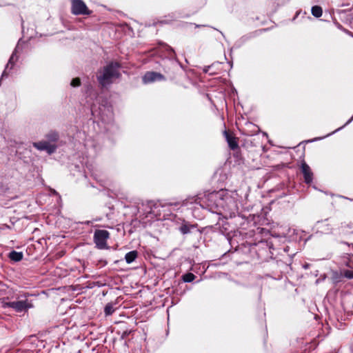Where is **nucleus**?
<instances>
[{"label": "nucleus", "instance_id": "f257e3e1", "mask_svg": "<svg viewBox=\"0 0 353 353\" xmlns=\"http://www.w3.org/2000/svg\"><path fill=\"white\" fill-rule=\"evenodd\" d=\"M121 65L118 62L111 61L104 66L97 74V80L102 87L111 84L114 79L120 77L119 68Z\"/></svg>", "mask_w": 353, "mask_h": 353}, {"label": "nucleus", "instance_id": "f03ea898", "mask_svg": "<svg viewBox=\"0 0 353 353\" xmlns=\"http://www.w3.org/2000/svg\"><path fill=\"white\" fill-rule=\"evenodd\" d=\"M28 293L15 294L14 298L17 301L10 302L3 301L2 307L3 308H12L17 312H26L30 308H32L34 307L32 302L28 299Z\"/></svg>", "mask_w": 353, "mask_h": 353}, {"label": "nucleus", "instance_id": "7ed1b4c3", "mask_svg": "<svg viewBox=\"0 0 353 353\" xmlns=\"http://www.w3.org/2000/svg\"><path fill=\"white\" fill-rule=\"evenodd\" d=\"M71 12L74 15H90V10L83 0H71Z\"/></svg>", "mask_w": 353, "mask_h": 353}, {"label": "nucleus", "instance_id": "20e7f679", "mask_svg": "<svg viewBox=\"0 0 353 353\" xmlns=\"http://www.w3.org/2000/svg\"><path fill=\"white\" fill-rule=\"evenodd\" d=\"M110 237V233L105 230H96L94 234V242L99 249L107 248V240Z\"/></svg>", "mask_w": 353, "mask_h": 353}, {"label": "nucleus", "instance_id": "39448f33", "mask_svg": "<svg viewBox=\"0 0 353 353\" xmlns=\"http://www.w3.org/2000/svg\"><path fill=\"white\" fill-rule=\"evenodd\" d=\"M245 244H248L250 246V251L251 252H255L258 258H260L262 255V253L258 252V251H261V249L264 250L265 252H267L268 248V243L267 241H264L262 239H260L258 241V243H251L246 241L245 243H244V247H245Z\"/></svg>", "mask_w": 353, "mask_h": 353}, {"label": "nucleus", "instance_id": "423d86ee", "mask_svg": "<svg viewBox=\"0 0 353 353\" xmlns=\"http://www.w3.org/2000/svg\"><path fill=\"white\" fill-rule=\"evenodd\" d=\"M165 79V77L157 72H147L143 77L144 83H150L154 81H161Z\"/></svg>", "mask_w": 353, "mask_h": 353}, {"label": "nucleus", "instance_id": "0eeeda50", "mask_svg": "<svg viewBox=\"0 0 353 353\" xmlns=\"http://www.w3.org/2000/svg\"><path fill=\"white\" fill-rule=\"evenodd\" d=\"M32 145L37 150L41 151L46 150L50 154L54 152L57 148L55 145L50 144L46 141L34 142Z\"/></svg>", "mask_w": 353, "mask_h": 353}, {"label": "nucleus", "instance_id": "6e6552de", "mask_svg": "<svg viewBox=\"0 0 353 353\" xmlns=\"http://www.w3.org/2000/svg\"><path fill=\"white\" fill-rule=\"evenodd\" d=\"M301 168L303 174L304 181L307 184L311 183L313 179V173L310 166L305 161H303L301 163Z\"/></svg>", "mask_w": 353, "mask_h": 353}, {"label": "nucleus", "instance_id": "1a4fd4ad", "mask_svg": "<svg viewBox=\"0 0 353 353\" xmlns=\"http://www.w3.org/2000/svg\"><path fill=\"white\" fill-rule=\"evenodd\" d=\"M223 135L231 150H234L239 148L236 138L233 135L232 132L225 130L223 131Z\"/></svg>", "mask_w": 353, "mask_h": 353}, {"label": "nucleus", "instance_id": "9d476101", "mask_svg": "<svg viewBox=\"0 0 353 353\" xmlns=\"http://www.w3.org/2000/svg\"><path fill=\"white\" fill-rule=\"evenodd\" d=\"M17 60V57L16 56V52H13L9 61H8V63L6 65V67L4 71L2 73L1 79H3L4 77H8V73L7 72V70L9 68V67H10V69L11 70L13 68V66L14 65V62Z\"/></svg>", "mask_w": 353, "mask_h": 353}, {"label": "nucleus", "instance_id": "9b49d317", "mask_svg": "<svg viewBox=\"0 0 353 353\" xmlns=\"http://www.w3.org/2000/svg\"><path fill=\"white\" fill-rule=\"evenodd\" d=\"M340 234H347L353 232V223H342L339 228Z\"/></svg>", "mask_w": 353, "mask_h": 353}, {"label": "nucleus", "instance_id": "f8f14e48", "mask_svg": "<svg viewBox=\"0 0 353 353\" xmlns=\"http://www.w3.org/2000/svg\"><path fill=\"white\" fill-rule=\"evenodd\" d=\"M197 224H190L184 221L179 227V230L181 234H187L190 232L192 229L195 228Z\"/></svg>", "mask_w": 353, "mask_h": 353}, {"label": "nucleus", "instance_id": "ddd939ff", "mask_svg": "<svg viewBox=\"0 0 353 353\" xmlns=\"http://www.w3.org/2000/svg\"><path fill=\"white\" fill-rule=\"evenodd\" d=\"M9 259L14 262H19L23 259V254L22 252L12 251L8 254Z\"/></svg>", "mask_w": 353, "mask_h": 353}, {"label": "nucleus", "instance_id": "4468645a", "mask_svg": "<svg viewBox=\"0 0 353 353\" xmlns=\"http://www.w3.org/2000/svg\"><path fill=\"white\" fill-rule=\"evenodd\" d=\"M138 256V252L137 250H133L128 252L125 256V260L127 263H131L133 262Z\"/></svg>", "mask_w": 353, "mask_h": 353}, {"label": "nucleus", "instance_id": "2eb2a0df", "mask_svg": "<svg viewBox=\"0 0 353 353\" xmlns=\"http://www.w3.org/2000/svg\"><path fill=\"white\" fill-rule=\"evenodd\" d=\"M114 305V304L112 302L106 304V305L104 307V313L105 316H110L114 313L115 310Z\"/></svg>", "mask_w": 353, "mask_h": 353}, {"label": "nucleus", "instance_id": "dca6fc26", "mask_svg": "<svg viewBox=\"0 0 353 353\" xmlns=\"http://www.w3.org/2000/svg\"><path fill=\"white\" fill-rule=\"evenodd\" d=\"M312 14L315 17H320L322 16L323 10L321 6H314L312 8L311 10Z\"/></svg>", "mask_w": 353, "mask_h": 353}, {"label": "nucleus", "instance_id": "f3484780", "mask_svg": "<svg viewBox=\"0 0 353 353\" xmlns=\"http://www.w3.org/2000/svg\"><path fill=\"white\" fill-rule=\"evenodd\" d=\"M46 138L52 142H57L59 139V134L57 132L52 131L46 135Z\"/></svg>", "mask_w": 353, "mask_h": 353}, {"label": "nucleus", "instance_id": "a211bd4d", "mask_svg": "<svg viewBox=\"0 0 353 353\" xmlns=\"http://www.w3.org/2000/svg\"><path fill=\"white\" fill-rule=\"evenodd\" d=\"M196 276L192 273H187L183 276V281L186 283L192 282L194 280Z\"/></svg>", "mask_w": 353, "mask_h": 353}, {"label": "nucleus", "instance_id": "6ab92c4d", "mask_svg": "<svg viewBox=\"0 0 353 353\" xmlns=\"http://www.w3.org/2000/svg\"><path fill=\"white\" fill-rule=\"evenodd\" d=\"M341 274L348 279H353V270H345L341 272Z\"/></svg>", "mask_w": 353, "mask_h": 353}, {"label": "nucleus", "instance_id": "aec40b11", "mask_svg": "<svg viewBox=\"0 0 353 353\" xmlns=\"http://www.w3.org/2000/svg\"><path fill=\"white\" fill-rule=\"evenodd\" d=\"M252 232H254V236H256V235H260V234H263L264 233H267L268 230L263 228L257 227L256 228V230H252Z\"/></svg>", "mask_w": 353, "mask_h": 353}, {"label": "nucleus", "instance_id": "412c9836", "mask_svg": "<svg viewBox=\"0 0 353 353\" xmlns=\"http://www.w3.org/2000/svg\"><path fill=\"white\" fill-rule=\"evenodd\" d=\"M15 0H0V6L12 5Z\"/></svg>", "mask_w": 353, "mask_h": 353}, {"label": "nucleus", "instance_id": "4be33fe9", "mask_svg": "<svg viewBox=\"0 0 353 353\" xmlns=\"http://www.w3.org/2000/svg\"><path fill=\"white\" fill-rule=\"evenodd\" d=\"M70 85L73 87H78L81 85V80L79 78H74L72 80Z\"/></svg>", "mask_w": 353, "mask_h": 353}, {"label": "nucleus", "instance_id": "5701e85b", "mask_svg": "<svg viewBox=\"0 0 353 353\" xmlns=\"http://www.w3.org/2000/svg\"><path fill=\"white\" fill-rule=\"evenodd\" d=\"M130 333V331H124L121 335V338L122 339H125L128 335H129V334Z\"/></svg>", "mask_w": 353, "mask_h": 353}, {"label": "nucleus", "instance_id": "b1692460", "mask_svg": "<svg viewBox=\"0 0 353 353\" xmlns=\"http://www.w3.org/2000/svg\"><path fill=\"white\" fill-rule=\"evenodd\" d=\"M353 120V116L348 120V121L346 123V124L350 123Z\"/></svg>", "mask_w": 353, "mask_h": 353}, {"label": "nucleus", "instance_id": "393cba45", "mask_svg": "<svg viewBox=\"0 0 353 353\" xmlns=\"http://www.w3.org/2000/svg\"><path fill=\"white\" fill-rule=\"evenodd\" d=\"M345 265H346V266H347V267H350V268L351 267L350 262H347V263H345Z\"/></svg>", "mask_w": 353, "mask_h": 353}, {"label": "nucleus", "instance_id": "a878e982", "mask_svg": "<svg viewBox=\"0 0 353 353\" xmlns=\"http://www.w3.org/2000/svg\"><path fill=\"white\" fill-rule=\"evenodd\" d=\"M170 50L173 54H174V52L173 49H172V48H170Z\"/></svg>", "mask_w": 353, "mask_h": 353}, {"label": "nucleus", "instance_id": "bb28decb", "mask_svg": "<svg viewBox=\"0 0 353 353\" xmlns=\"http://www.w3.org/2000/svg\"><path fill=\"white\" fill-rule=\"evenodd\" d=\"M183 205H186L187 204V202H185V201H183Z\"/></svg>", "mask_w": 353, "mask_h": 353}, {"label": "nucleus", "instance_id": "cd10ccee", "mask_svg": "<svg viewBox=\"0 0 353 353\" xmlns=\"http://www.w3.org/2000/svg\"><path fill=\"white\" fill-rule=\"evenodd\" d=\"M244 236H245V237H247V236H248V233H245Z\"/></svg>", "mask_w": 353, "mask_h": 353}, {"label": "nucleus", "instance_id": "c85d7f7f", "mask_svg": "<svg viewBox=\"0 0 353 353\" xmlns=\"http://www.w3.org/2000/svg\"><path fill=\"white\" fill-rule=\"evenodd\" d=\"M200 26H199V25H196V27H197V28H198V27H200Z\"/></svg>", "mask_w": 353, "mask_h": 353}]
</instances>
